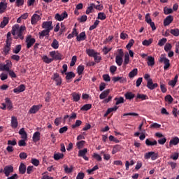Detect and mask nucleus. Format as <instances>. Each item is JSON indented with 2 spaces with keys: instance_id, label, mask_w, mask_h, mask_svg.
I'll use <instances>...</instances> for the list:
<instances>
[{
  "instance_id": "nucleus-20",
  "label": "nucleus",
  "mask_w": 179,
  "mask_h": 179,
  "mask_svg": "<svg viewBox=\"0 0 179 179\" xmlns=\"http://www.w3.org/2000/svg\"><path fill=\"white\" fill-rule=\"evenodd\" d=\"M65 75H66V80H71V79H73V78H75V76H76L75 73H73L72 71L66 73Z\"/></svg>"
},
{
  "instance_id": "nucleus-17",
  "label": "nucleus",
  "mask_w": 179,
  "mask_h": 179,
  "mask_svg": "<svg viewBox=\"0 0 179 179\" xmlns=\"http://www.w3.org/2000/svg\"><path fill=\"white\" fill-rule=\"evenodd\" d=\"M110 94V90H106L103 92H102L99 95L100 100H103V99H106L107 96Z\"/></svg>"
},
{
  "instance_id": "nucleus-56",
  "label": "nucleus",
  "mask_w": 179,
  "mask_h": 179,
  "mask_svg": "<svg viewBox=\"0 0 179 179\" xmlns=\"http://www.w3.org/2000/svg\"><path fill=\"white\" fill-rule=\"evenodd\" d=\"M82 125V122L80 120H76V123L71 126V128L75 129V128H78V127H80Z\"/></svg>"
},
{
  "instance_id": "nucleus-21",
  "label": "nucleus",
  "mask_w": 179,
  "mask_h": 179,
  "mask_svg": "<svg viewBox=\"0 0 179 179\" xmlns=\"http://www.w3.org/2000/svg\"><path fill=\"white\" fill-rule=\"evenodd\" d=\"M41 134L40 131H36L34 134L32 139L34 142H38L40 141Z\"/></svg>"
},
{
  "instance_id": "nucleus-6",
  "label": "nucleus",
  "mask_w": 179,
  "mask_h": 179,
  "mask_svg": "<svg viewBox=\"0 0 179 179\" xmlns=\"http://www.w3.org/2000/svg\"><path fill=\"white\" fill-rule=\"evenodd\" d=\"M87 153V148H84L78 151V157H83V159H84V160H85L86 162H89V157L86 156Z\"/></svg>"
},
{
  "instance_id": "nucleus-11",
  "label": "nucleus",
  "mask_w": 179,
  "mask_h": 179,
  "mask_svg": "<svg viewBox=\"0 0 179 179\" xmlns=\"http://www.w3.org/2000/svg\"><path fill=\"white\" fill-rule=\"evenodd\" d=\"M159 85L157 83H153V80L152 78H149L147 82V87L150 89V90H154L156 89Z\"/></svg>"
},
{
  "instance_id": "nucleus-39",
  "label": "nucleus",
  "mask_w": 179,
  "mask_h": 179,
  "mask_svg": "<svg viewBox=\"0 0 179 179\" xmlns=\"http://www.w3.org/2000/svg\"><path fill=\"white\" fill-rule=\"evenodd\" d=\"M22 51V45H17L15 48L13 50V54H19Z\"/></svg>"
},
{
  "instance_id": "nucleus-13",
  "label": "nucleus",
  "mask_w": 179,
  "mask_h": 179,
  "mask_svg": "<svg viewBox=\"0 0 179 179\" xmlns=\"http://www.w3.org/2000/svg\"><path fill=\"white\" fill-rule=\"evenodd\" d=\"M8 8V3L6 0H3L0 2V13H5L6 9Z\"/></svg>"
},
{
  "instance_id": "nucleus-23",
  "label": "nucleus",
  "mask_w": 179,
  "mask_h": 179,
  "mask_svg": "<svg viewBox=\"0 0 179 179\" xmlns=\"http://www.w3.org/2000/svg\"><path fill=\"white\" fill-rule=\"evenodd\" d=\"M71 96L73 97V101L78 102L80 100V96H81L80 94H78L76 92H73L71 94Z\"/></svg>"
},
{
  "instance_id": "nucleus-3",
  "label": "nucleus",
  "mask_w": 179,
  "mask_h": 179,
  "mask_svg": "<svg viewBox=\"0 0 179 179\" xmlns=\"http://www.w3.org/2000/svg\"><path fill=\"white\" fill-rule=\"evenodd\" d=\"M25 43L27 44V48L29 50L34 45V43H36V38L31 37V35H28L26 37Z\"/></svg>"
},
{
  "instance_id": "nucleus-2",
  "label": "nucleus",
  "mask_w": 179,
  "mask_h": 179,
  "mask_svg": "<svg viewBox=\"0 0 179 179\" xmlns=\"http://www.w3.org/2000/svg\"><path fill=\"white\" fill-rule=\"evenodd\" d=\"M159 62H164V71H167L169 68H170V59H167L164 55H161L159 58Z\"/></svg>"
},
{
  "instance_id": "nucleus-45",
  "label": "nucleus",
  "mask_w": 179,
  "mask_h": 179,
  "mask_svg": "<svg viewBox=\"0 0 179 179\" xmlns=\"http://www.w3.org/2000/svg\"><path fill=\"white\" fill-rule=\"evenodd\" d=\"M53 157L55 160H60V159H62L64 157V154L59 152L55 153Z\"/></svg>"
},
{
  "instance_id": "nucleus-26",
  "label": "nucleus",
  "mask_w": 179,
  "mask_h": 179,
  "mask_svg": "<svg viewBox=\"0 0 179 179\" xmlns=\"http://www.w3.org/2000/svg\"><path fill=\"white\" fill-rule=\"evenodd\" d=\"M78 31L76 30V28H74L73 29V31H72V33L71 34H69V35H68V36H67V38L69 39V40H71V38H73V37H77V36H78Z\"/></svg>"
},
{
  "instance_id": "nucleus-4",
  "label": "nucleus",
  "mask_w": 179,
  "mask_h": 179,
  "mask_svg": "<svg viewBox=\"0 0 179 179\" xmlns=\"http://www.w3.org/2000/svg\"><path fill=\"white\" fill-rule=\"evenodd\" d=\"M42 29H45V30H48V31H50L54 29V27L52 26V21H45L42 23Z\"/></svg>"
},
{
  "instance_id": "nucleus-46",
  "label": "nucleus",
  "mask_w": 179,
  "mask_h": 179,
  "mask_svg": "<svg viewBox=\"0 0 179 179\" xmlns=\"http://www.w3.org/2000/svg\"><path fill=\"white\" fill-rule=\"evenodd\" d=\"M95 62H96V64H99V62H100V61H101V56H100V53L97 52L94 57H93Z\"/></svg>"
},
{
  "instance_id": "nucleus-57",
  "label": "nucleus",
  "mask_w": 179,
  "mask_h": 179,
  "mask_svg": "<svg viewBox=\"0 0 179 179\" xmlns=\"http://www.w3.org/2000/svg\"><path fill=\"white\" fill-rule=\"evenodd\" d=\"M77 59H78V57H76V56H73L70 63V66H75V64H76Z\"/></svg>"
},
{
  "instance_id": "nucleus-28",
  "label": "nucleus",
  "mask_w": 179,
  "mask_h": 179,
  "mask_svg": "<svg viewBox=\"0 0 179 179\" xmlns=\"http://www.w3.org/2000/svg\"><path fill=\"white\" fill-rule=\"evenodd\" d=\"M8 23H9V18L4 17L3 21L0 24L1 29H3V27L8 24Z\"/></svg>"
},
{
  "instance_id": "nucleus-24",
  "label": "nucleus",
  "mask_w": 179,
  "mask_h": 179,
  "mask_svg": "<svg viewBox=\"0 0 179 179\" xmlns=\"http://www.w3.org/2000/svg\"><path fill=\"white\" fill-rule=\"evenodd\" d=\"M94 9V3H90V6L87 7L85 13L86 15H90V13H93V10Z\"/></svg>"
},
{
  "instance_id": "nucleus-22",
  "label": "nucleus",
  "mask_w": 179,
  "mask_h": 179,
  "mask_svg": "<svg viewBox=\"0 0 179 179\" xmlns=\"http://www.w3.org/2000/svg\"><path fill=\"white\" fill-rule=\"evenodd\" d=\"M19 134L22 139H27V133L24 131V128H22L19 131Z\"/></svg>"
},
{
  "instance_id": "nucleus-54",
  "label": "nucleus",
  "mask_w": 179,
  "mask_h": 179,
  "mask_svg": "<svg viewBox=\"0 0 179 179\" xmlns=\"http://www.w3.org/2000/svg\"><path fill=\"white\" fill-rule=\"evenodd\" d=\"M135 43V41L134 39H131L128 44L126 45V48H127V50H131V48L132 47V45H134Z\"/></svg>"
},
{
  "instance_id": "nucleus-12",
  "label": "nucleus",
  "mask_w": 179,
  "mask_h": 179,
  "mask_svg": "<svg viewBox=\"0 0 179 179\" xmlns=\"http://www.w3.org/2000/svg\"><path fill=\"white\" fill-rule=\"evenodd\" d=\"M6 177H9L10 173H13V166L12 165L6 166L3 169Z\"/></svg>"
},
{
  "instance_id": "nucleus-1",
  "label": "nucleus",
  "mask_w": 179,
  "mask_h": 179,
  "mask_svg": "<svg viewBox=\"0 0 179 179\" xmlns=\"http://www.w3.org/2000/svg\"><path fill=\"white\" fill-rule=\"evenodd\" d=\"M26 30V27L21 26L20 27L19 24H15L13 26L11 34L13 36H15L14 38L20 40H23L24 38V31Z\"/></svg>"
},
{
  "instance_id": "nucleus-15",
  "label": "nucleus",
  "mask_w": 179,
  "mask_h": 179,
  "mask_svg": "<svg viewBox=\"0 0 179 179\" xmlns=\"http://www.w3.org/2000/svg\"><path fill=\"white\" fill-rule=\"evenodd\" d=\"M19 125V122H17V118L15 116L11 117V127L14 129H16L17 128V126Z\"/></svg>"
},
{
  "instance_id": "nucleus-48",
  "label": "nucleus",
  "mask_w": 179,
  "mask_h": 179,
  "mask_svg": "<svg viewBox=\"0 0 179 179\" xmlns=\"http://www.w3.org/2000/svg\"><path fill=\"white\" fill-rule=\"evenodd\" d=\"M85 71V66L83 65H80L77 68V72L78 75H82L83 73V71Z\"/></svg>"
},
{
  "instance_id": "nucleus-60",
  "label": "nucleus",
  "mask_w": 179,
  "mask_h": 179,
  "mask_svg": "<svg viewBox=\"0 0 179 179\" xmlns=\"http://www.w3.org/2000/svg\"><path fill=\"white\" fill-rule=\"evenodd\" d=\"M136 99H141V100H146L148 98V96H146L145 94H138Z\"/></svg>"
},
{
  "instance_id": "nucleus-31",
  "label": "nucleus",
  "mask_w": 179,
  "mask_h": 179,
  "mask_svg": "<svg viewBox=\"0 0 179 179\" xmlns=\"http://www.w3.org/2000/svg\"><path fill=\"white\" fill-rule=\"evenodd\" d=\"M42 59L45 64H51L54 61V59L49 58L47 55L43 56Z\"/></svg>"
},
{
  "instance_id": "nucleus-43",
  "label": "nucleus",
  "mask_w": 179,
  "mask_h": 179,
  "mask_svg": "<svg viewBox=\"0 0 179 179\" xmlns=\"http://www.w3.org/2000/svg\"><path fill=\"white\" fill-rule=\"evenodd\" d=\"M97 19L99 20H106V19H107V15H106V13H99Z\"/></svg>"
},
{
  "instance_id": "nucleus-37",
  "label": "nucleus",
  "mask_w": 179,
  "mask_h": 179,
  "mask_svg": "<svg viewBox=\"0 0 179 179\" xmlns=\"http://www.w3.org/2000/svg\"><path fill=\"white\" fill-rule=\"evenodd\" d=\"M86 52L89 57H94L96 55V54H97V52L94 51L93 49H87Z\"/></svg>"
},
{
  "instance_id": "nucleus-55",
  "label": "nucleus",
  "mask_w": 179,
  "mask_h": 179,
  "mask_svg": "<svg viewBox=\"0 0 179 179\" xmlns=\"http://www.w3.org/2000/svg\"><path fill=\"white\" fill-rule=\"evenodd\" d=\"M164 15H170V13H173V9L165 7L164 9Z\"/></svg>"
},
{
  "instance_id": "nucleus-49",
  "label": "nucleus",
  "mask_w": 179,
  "mask_h": 179,
  "mask_svg": "<svg viewBox=\"0 0 179 179\" xmlns=\"http://www.w3.org/2000/svg\"><path fill=\"white\" fill-rule=\"evenodd\" d=\"M166 43L167 38H163L159 41L158 45H159V47H163V45H164V44H166Z\"/></svg>"
},
{
  "instance_id": "nucleus-8",
  "label": "nucleus",
  "mask_w": 179,
  "mask_h": 179,
  "mask_svg": "<svg viewBox=\"0 0 179 179\" xmlns=\"http://www.w3.org/2000/svg\"><path fill=\"white\" fill-rule=\"evenodd\" d=\"M50 55L52 59H56L57 61L62 59V55L58 52L52 51L50 52Z\"/></svg>"
},
{
  "instance_id": "nucleus-34",
  "label": "nucleus",
  "mask_w": 179,
  "mask_h": 179,
  "mask_svg": "<svg viewBox=\"0 0 179 179\" xmlns=\"http://www.w3.org/2000/svg\"><path fill=\"white\" fill-rule=\"evenodd\" d=\"M64 171L66 173V174H71L73 171V166H71L70 168L68 167V165H64Z\"/></svg>"
},
{
  "instance_id": "nucleus-19",
  "label": "nucleus",
  "mask_w": 179,
  "mask_h": 179,
  "mask_svg": "<svg viewBox=\"0 0 179 179\" xmlns=\"http://www.w3.org/2000/svg\"><path fill=\"white\" fill-rule=\"evenodd\" d=\"M38 36L40 38H43L45 36H50V31L44 29L38 33Z\"/></svg>"
},
{
  "instance_id": "nucleus-64",
  "label": "nucleus",
  "mask_w": 179,
  "mask_h": 179,
  "mask_svg": "<svg viewBox=\"0 0 179 179\" xmlns=\"http://www.w3.org/2000/svg\"><path fill=\"white\" fill-rule=\"evenodd\" d=\"M85 178V173H78L76 177V179H84Z\"/></svg>"
},
{
  "instance_id": "nucleus-41",
  "label": "nucleus",
  "mask_w": 179,
  "mask_h": 179,
  "mask_svg": "<svg viewBox=\"0 0 179 179\" xmlns=\"http://www.w3.org/2000/svg\"><path fill=\"white\" fill-rule=\"evenodd\" d=\"M90 108H92V104L90 103H87L85 105H84L81 108V111H89V110H90Z\"/></svg>"
},
{
  "instance_id": "nucleus-59",
  "label": "nucleus",
  "mask_w": 179,
  "mask_h": 179,
  "mask_svg": "<svg viewBox=\"0 0 179 179\" xmlns=\"http://www.w3.org/2000/svg\"><path fill=\"white\" fill-rule=\"evenodd\" d=\"M16 6H23L24 5V0H16L15 1Z\"/></svg>"
},
{
  "instance_id": "nucleus-10",
  "label": "nucleus",
  "mask_w": 179,
  "mask_h": 179,
  "mask_svg": "<svg viewBox=\"0 0 179 179\" xmlns=\"http://www.w3.org/2000/svg\"><path fill=\"white\" fill-rule=\"evenodd\" d=\"M43 107V105H34L31 107V108L29 110V114H36L38 113V111Z\"/></svg>"
},
{
  "instance_id": "nucleus-35",
  "label": "nucleus",
  "mask_w": 179,
  "mask_h": 179,
  "mask_svg": "<svg viewBox=\"0 0 179 179\" xmlns=\"http://www.w3.org/2000/svg\"><path fill=\"white\" fill-rule=\"evenodd\" d=\"M121 145H115L113 146V150H112V155H115V153H117V152H120L121 150Z\"/></svg>"
},
{
  "instance_id": "nucleus-50",
  "label": "nucleus",
  "mask_w": 179,
  "mask_h": 179,
  "mask_svg": "<svg viewBox=\"0 0 179 179\" xmlns=\"http://www.w3.org/2000/svg\"><path fill=\"white\" fill-rule=\"evenodd\" d=\"M152 43H153V39L150 38L149 40H144L142 42L143 45H145L146 47H148V45L150 44H151Z\"/></svg>"
},
{
  "instance_id": "nucleus-33",
  "label": "nucleus",
  "mask_w": 179,
  "mask_h": 179,
  "mask_svg": "<svg viewBox=\"0 0 179 179\" xmlns=\"http://www.w3.org/2000/svg\"><path fill=\"white\" fill-rule=\"evenodd\" d=\"M19 171L20 174H24L26 173V165L23 163H21L19 166Z\"/></svg>"
},
{
  "instance_id": "nucleus-61",
  "label": "nucleus",
  "mask_w": 179,
  "mask_h": 179,
  "mask_svg": "<svg viewBox=\"0 0 179 179\" xmlns=\"http://www.w3.org/2000/svg\"><path fill=\"white\" fill-rule=\"evenodd\" d=\"M152 155H153V152H146L144 155V158L145 159V160H148V159H150V157H152Z\"/></svg>"
},
{
  "instance_id": "nucleus-47",
  "label": "nucleus",
  "mask_w": 179,
  "mask_h": 179,
  "mask_svg": "<svg viewBox=\"0 0 179 179\" xmlns=\"http://www.w3.org/2000/svg\"><path fill=\"white\" fill-rule=\"evenodd\" d=\"M85 143H86V141H80L76 143V146L78 149H82L83 148V146H85Z\"/></svg>"
},
{
  "instance_id": "nucleus-58",
  "label": "nucleus",
  "mask_w": 179,
  "mask_h": 179,
  "mask_svg": "<svg viewBox=\"0 0 179 179\" xmlns=\"http://www.w3.org/2000/svg\"><path fill=\"white\" fill-rule=\"evenodd\" d=\"M173 96H171V95H166L165 96V101H168L170 104L173 103Z\"/></svg>"
},
{
  "instance_id": "nucleus-36",
  "label": "nucleus",
  "mask_w": 179,
  "mask_h": 179,
  "mask_svg": "<svg viewBox=\"0 0 179 179\" xmlns=\"http://www.w3.org/2000/svg\"><path fill=\"white\" fill-rule=\"evenodd\" d=\"M138 75V69H134L131 71L129 72V77L130 78H135Z\"/></svg>"
},
{
  "instance_id": "nucleus-42",
  "label": "nucleus",
  "mask_w": 179,
  "mask_h": 179,
  "mask_svg": "<svg viewBox=\"0 0 179 179\" xmlns=\"http://www.w3.org/2000/svg\"><path fill=\"white\" fill-rule=\"evenodd\" d=\"M170 33L171 34H172V36H175V37H178L179 36V29H172L170 30Z\"/></svg>"
},
{
  "instance_id": "nucleus-53",
  "label": "nucleus",
  "mask_w": 179,
  "mask_h": 179,
  "mask_svg": "<svg viewBox=\"0 0 179 179\" xmlns=\"http://www.w3.org/2000/svg\"><path fill=\"white\" fill-rule=\"evenodd\" d=\"M129 64V55L128 52L124 55V65H128Z\"/></svg>"
},
{
  "instance_id": "nucleus-16",
  "label": "nucleus",
  "mask_w": 179,
  "mask_h": 179,
  "mask_svg": "<svg viewBox=\"0 0 179 179\" xmlns=\"http://www.w3.org/2000/svg\"><path fill=\"white\" fill-rule=\"evenodd\" d=\"M173 20L172 15L167 16L164 20V26H169Z\"/></svg>"
},
{
  "instance_id": "nucleus-40",
  "label": "nucleus",
  "mask_w": 179,
  "mask_h": 179,
  "mask_svg": "<svg viewBox=\"0 0 179 179\" xmlns=\"http://www.w3.org/2000/svg\"><path fill=\"white\" fill-rule=\"evenodd\" d=\"M115 62L118 66H121L122 65V62H124V60L122 59V57L116 56L115 57Z\"/></svg>"
},
{
  "instance_id": "nucleus-7",
  "label": "nucleus",
  "mask_w": 179,
  "mask_h": 179,
  "mask_svg": "<svg viewBox=\"0 0 179 179\" xmlns=\"http://www.w3.org/2000/svg\"><path fill=\"white\" fill-rule=\"evenodd\" d=\"M39 20H41V16L38 14L34 13L31 17V24H37Z\"/></svg>"
},
{
  "instance_id": "nucleus-52",
  "label": "nucleus",
  "mask_w": 179,
  "mask_h": 179,
  "mask_svg": "<svg viewBox=\"0 0 179 179\" xmlns=\"http://www.w3.org/2000/svg\"><path fill=\"white\" fill-rule=\"evenodd\" d=\"M50 99H51V92H46L45 95V101H46V103H50Z\"/></svg>"
},
{
  "instance_id": "nucleus-62",
  "label": "nucleus",
  "mask_w": 179,
  "mask_h": 179,
  "mask_svg": "<svg viewBox=\"0 0 179 179\" xmlns=\"http://www.w3.org/2000/svg\"><path fill=\"white\" fill-rule=\"evenodd\" d=\"M6 41L8 43H12V34L10 32L7 33V38Z\"/></svg>"
},
{
  "instance_id": "nucleus-29",
  "label": "nucleus",
  "mask_w": 179,
  "mask_h": 179,
  "mask_svg": "<svg viewBox=\"0 0 179 179\" xmlns=\"http://www.w3.org/2000/svg\"><path fill=\"white\" fill-rule=\"evenodd\" d=\"M178 143H179V138L178 137H174L169 142L170 146H171V145H174V146H176V145H178Z\"/></svg>"
},
{
  "instance_id": "nucleus-25",
  "label": "nucleus",
  "mask_w": 179,
  "mask_h": 179,
  "mask_svg": "<svg viewBox=\"0 0 179 179\" xmlns=\"http://www.w3.org/2000/svg\"><path fill=\"white\" fill-rule=\"evenodd\" d=\"M145 145L147 146H155V145H157V141L156 140L151 141L150 139L147 138L145 140Z\"/></svg>"
},
{
  "instance_id": "nucleus-44",
  "label": "nucleus",
  "mask_w": 179,
  "mask_h": 179,
  "mask_svg": "<svg viewBox=\"0 0 179 179\" xmlns=\"http://www.w3.org/2000/svg\"><path fill=\"white\" fill-rule=\"evenodd\" d=\"M99 23H100V21L99 20H95L93 25L90 26L89 28V30L92 31V30H94L99 26Z\"/></svg>"
},
{
  "instance_id": "nucleus-18",
  "label": "nucleus",
  "mask_w": 179,
  "mask_h": 179,
  "mask_svg": "<svg viewBox=\"0 0 179 179\" xmlns=\"http://www.w3.org/2000/svg\"><path fill=\"white\" fill-rule=\"evenodd\" d=\"M147 64L148 66H153L155 65V57L148 56L147 58Z\"/></svg>"
},
{
  "instance_id": "nucleus-14",
  "label": "nucleus",
  "mask_w": 179,
  "mask_h": 179,
  "mask_svg": "<svg viewBox=\"0 0 179 179\" xmlns=\"http://www.w3.org/2000/svg\"><path fill=\"white\" fill-rule=\"evenodd\" d=\"M87 37L86 36V32L83 31L79 35L77 34L76 40L77 41H85Z\"/></svg>"
},
{
  "instance_id": "nucleus-9",
  "label": "nucleus",
  "mask_w": 179,
  "mask_h": 179,
  "mask_svg": "<svg viewBox=\"0 0 179 179\" xmlns=\"http://www.w3.org/2000/svg\"><path fill=\"white\" fill-rule=\"evenodd\" d=\"M52 79L56 82L57 86H61V85L62 84V79H61V77H59V74H58L57 73H54Z\"/></svg>"
},
{
  "instance_id": "nucleus-38",
  "label": "nucleus",
  "mask_w": 179,
  "mask_h": 179,
  "mask_svg": "<svg viewBox=\"0 0 179 179\" xmlns=\"http://www.w3.org/2000/svg\"><path fill=\"white\" fill-rule=\"evenodd\" d=\"M115 101H116L115 106L122 104L124 103V97H122V96H120V98L116 97V98H115Z\"/></svg>"
},
{
  "instance_id": "nucleus-5",
  "label": "nucleus",
  "mask_w": 179,
  "mask_h": 179,
  "mask_svg": "<svg viewBox=\"0 0 179 179\" xmlns=\"http://www.w3.org/2000/svg\"><path fill=\"white\" fill-rule=\"evenodd\" d=\"M68 17V13L66 11L63 12L62 14L57 13L55 15V20H58L59 22H62L64 19H66Z\"/></svg>"
},
{
  "instance_id": "nucleus-30",
  "label": "nucleus",
  "mask_w": 179,
  "mask_h": 179,
  "mask_svg": "<svg viewBox=\"0 0 179 179\" xmlns=\"http://www.w3.org/2000/svg\"><path fill=\"white\" fill-rule=\"evenodd\" d=\"M124 97L127 100H132V99L135 98V94L129 92L124 94Z\"/></svg>"
},
{
  "instance_id": "nucleus-27",
  "label": "nucleus",
  "mask_w": 179,
  "mask_h": 179,
  "mask_svg": "<svg viewBox=\"0 0 179 179\" xmlns=\"http://www.w3.org/2000/svg\"><path fill=\"white\" fill-rule=\"evenodd\" d=\"M117 110H118V106H114L113 108H109L106 110L104 116L107 117V115H108V114L113 113V111H117Z\"/></svg>"
},
{
  "instance_id": "nucleus-63",
  "label": "nucleus",
  "mask_w": 179,
  "mask_h": 179,
  "mask_svg": "<svg viewBox=\"0 0 179 179\" xmlns=\"http://www.w3.org/2000/svg\"><path fill=\"white\" fill-rule=\"evenodd\" d=\"M172 46L171 43H166L164 46V50L165 51L167 52L169 51H170V50H171Z\"/></svg>"
},
{
  "instance_id": "nucleus-51",
  "label": "nucleus",
  "mask_w": 179,
  "mask_h": 179,
  "mask_svg": "<svg viewBox=\"0 0 179 179\" xmlns=\"http://www.w3.org/2000/svg\"><path fill=\"white\" fill-rule=\"evenodd\" d=\"M92 157L97 160V162H101L103 160V158H101V156L97 153H94L92 155Z\"/></svg>"
},
{
  "instance_id": "nucleus-32",
  "label": "nucleus",
  "mask_w": 179,
  "mask_h": 179,
  "mask_svg": "<svg viewBox=\"0 0 179 179\" xmlns=\"http://www.w3.org/2000/svg\"><path fill=\"white\" fill-rule=\"evenodd\" d=\"M51 47L54 48V50H58L59 48V42H58L57 39H54L51 43Z\"/></svg>"
}]
</instances>
